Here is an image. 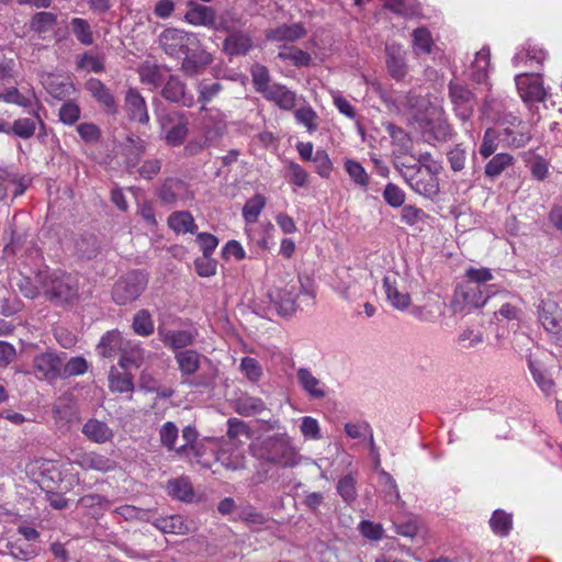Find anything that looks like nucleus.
<instances>
[{"label":"nucleus","instance_id":"nucleus-15","mask_svg":"<svg viewBox=\"0 0 562 562\" xmlns=\"http://www.w3.org/2000/svg\"><path fill=\"white\" fill-rule=\"evenodd\" d=\"M125 112L131 121L140 124L149 122V114L144 97L135 88H130L125 94L124 102Z\"/></svg>","mask_w":562,"mask_h":562},{"label":"nucleus","instance_id":"nucleus-50","mask_svg":"<svg viewBox=\"0 0 562 562\" xmlns=\"http://www.w3.org/2000/svg\"><path fill=\"white\" fill-rule=\"evenodd\" d=\"M227 439H223L222 441H233V442H241V438H245L246 440L249 439V428L248 426L237 419V418H229L227 422Z\"/></svg>","mask_w":562,"mask_h":562},{"label":"nucleus","instance_id":"nucleus-24","mask_svg":"<svg viewBox=\"0 0 562 562\" xmlns=\"http://www.w3.org/2000/svg\"><path fill=\"white\" fill-rule=\"evenodd\" d=\"M82 434L95 443L109 442L114 437V432L108 424L95 418H90L85 423Z\"/></svg>","mask_w":562,"mask_h":562},{"label":"nucleus","instance_id":"nucleus-43","mask_svg":"<svg viewBox=\"0 0 562 562\" xmlns=\"http://www.w3.org/2000/svg\"><path fill=\"white\" fill-rule=\"evenodd\" d=\"M413 48L416 54H430L434 45V40L426 27H417L412 33Z\"/></svg>","mask_w":562,"mask_h":562},{"label":"nucleus","instance_id":"nucleus-61","mask_svg":"<svg viewBox=\"0 0 562 562\" xmlns=\"http://www.w3.org/2000/svg\"><path fill=\"white\" fill-rule=\"evenodd\" d=\"M240 371L252 382L260 380L262 368L255 358L245 357L240 361Z\"/></svg>","mask_w":562,"mask_h":562},{"label":"nucleus","instance_id":"nucleus-62","mask_svg":"<svg viewBox=\"0 0 562 562\" xmlns=\"http://www.w3.org/2000/svg\"><path fill=\"white\" fill-rule=\"evenodd\" d=\"M56 22L55 14L50 12H38L32 20V30L38 33H45L49 31Z\"/></svg>","mask_w":562,"mask_h":562},{"label":"nucleus","instance_id":"nucleus-21","mask_svg":"<svg viewBox=\"0 0 562 562\" xmlns=\"http://www.w3.org/2000/svg\"><path fill=\"white\" fill-rule=\"evenodd\" d=\"M184 19L188 23L195 26H213L215 24L216 13L211 7L200 4L195 1H189Z\"/></svg>","mask_w":562,"mask_h":562},{"label":"nucleus","instance_id":"nucleus-46","mask_svg":"<svg viewBox=\"0 0 562 562\" xmlns=\"http://www.w3.org/2000/svg\"><path fill=\"white\" fill-rule=\"evenodd\" d=\"M278 57L282 60L290 61L293 66L296 67L308 66L312 59L308 53L295 47L286 46L279 50Z\"/></svg>","mask_w":562,"mask_h":562},{"label":"nucleus","instance_id":"nucleus-56","mask_svg":"<svg viewBox=\"0 0 562 562\" xmlns=\"http://www.w3.org/2000/svg\"><path fill=\"white\" fill-rule=\"evenodd\" d=\"M300 431L306 440H319L322 438L319 423L311 416L301 418Z\"/></svg>","mask_w":562,"mask_h":562},{"label":"nucleus","instance_id":"nucleus-38","mask_svg":"<svg viewBox=\"0 0 562 562\" xmlns=\"http://www.w3.org/2000/svg\"><path fill=\"white\" fill-rule=\"evenodd\" d=\"M514 157L507 153H501L495 155L484 168V173L487 178L495 179L504 170L514 165Z\"/></svg>","mask_w":562,"mask_h":562},{"label":"nucleus","instance_id":"nucleus-44","mask_svg":"<svg viewBox=\"0 0 562 562\" xmlns=\"http://www.w3.org/2000/svg\"><path fill=\"white\" fill-rule=\"evenodd\" d=\"M465 277L468 282L479 285L480 288L498 289L496 284H488V282L494 279L488 268L470 267L465 270Z\"/></svg>","mask_w":562,"mask_h":562},{"label":"nucleus","instance_id":"nucleus-7","mask_svg":"<svg viewBox=\"0 0 562 562\" xmlns=\"http://www.w3.org/2000/svg\"><path fill=\"white\" fill-rule=\"evenodd\" d=\"M300 278H292L284 286H278L269 294L271 303L280 315H291L296 311V300L304 292Z\"/></svg>","mask_w":562,"mask_h":562},{"label":"nucleus","instance_id":"nucleus-32","mask_svg":"<svg viewBox=\"0 0 562 562\" xmlns=\"http://www.w3.org/2000/svg\"><path fill=\"white\" fill-rule=\"evenodd\" d=\"M168 226L176 234H194L198 229L192 214L188 211L172 212L168 217Z\"/></svg>","mask_w":562,"mask_h":562},{"label":"nucleus","instance_id":"nucleus-20","mask_svg":"<svg viewBox=\"0 0 562 562\" xmlns=\"http://www.w3.org/2000/svg\"><path fill=\"white\" fill-rule=\"evenodd\" d=\"M539 321L544 329L558 335L562 330V310L554 301H542L539 310Z\"/></svg>","mask_w":562,"mask_h":562},{"label":"nucleus","instance_id":"nucleus-34","mask_svg":"<svg viewBox=\"0 0 562 562\" xmlns=\"http://www.w3.org/2000/svg\"><path fill=\"white\" fill-rule=\"evenodd\" d=\"M175 359L182 375H192L200 368L202 356L192 349H186L176 353Z\"/></svg>","mask_w":562,"mask_h":562},{"label":"nucleus","instance_id":"nucleus-52","mask_svg":"<svg viewBox=\"0 0 562 562\" xmlns=\"http://www.w3.org/2000/svg\"><path fill=\"white\" fill-rule=\"evenodd\" d=\"M72 32L77 40L83 45H90L93 42V35L88 21L81 18H74L70 22Z\"/></svg>","mask_w":562,"mask_h":562},{"label":"nucleus","instance_id":"nucleus-19","mask_svg":"<svg viewBox=\"0 0 562 562\" xmlns=\"http://www.w3.org/2000/svg\"><path fill=\"white\" fill-rule=\"evenodd\" d=\"M516 86L525 102H541L547 97V92L538 78H531L525 74L518 75Z\"/></svg>","mask_w":562,"mask_h":562},{"label":"nucleus","instance_id":"nucleus-36","mask_svg":"<svg viewBox=\"0 0 562 562\" xmlns=\"http://www.w3.org/2000/svg\"><path fill=\"white\" fill-rule=\"evenodd\" d=\"M251 40L244 33H233L224 42V50L229 55H245L251 48Z\"/></svg>","mask_w":562,"mask_h":562},{"label":"nucleus","instance_id":"nucleus-48","mask_svg":"<svg viewBox=\"0 0 562 562\" xmlns=\"http://www.w3.org/2000/svg\"><path fill=\"white\" fill-rule=\"evenodd\" d=\"M490 526L495 533L502 537L507 536L512 529V516L502 509H497L490 519Z\"/></svg>","mask_w":562,"mask_h":562},{"label":"nucleus","instance_id":"nucleus-40","mask_svg":"<svg viewBox=\"0 0 562 562\" xmlns=\"http://www.w3.org/2000/svg\"><path fill=\"white\" fill-rule=\"evenodd\" d=\"M109 504V499L99 494H88L79 499V505L93 517L102 515Z\"/></svg>","mask_w":562,"mask_h":562},{"label":"nucleus","instance_id":"nucleus-10","mask_svg":"<svg viewBox=\"0 0 562 562\" xmlns=\"http://www.w3.org/2000/svg\"><path fill=\"white\" fill-rule=\"evenodd\" d=\"M72 464L80 467L85 471H98L106 473L116 469L115 460L94 451H77L74 453Z\"/></svg>","mask_w":562,"mask_h":562},{"label":"nucleus","instance_id":"nucleus-16","mask_svg":"<svg viewBox=\"0 0 562 562\" xmlns=\"http://www.w3.org/2000/svg\"><path fill=\"white\" fill-rule=\"evenodd\" d=\"M34 371L37 378L53 380L61 374L63 362L53 352H44L34 358Z\"/></svg>","mask_w":562,"mask_h":562},{"label":"nucleus","instance_id":"nucleus-8","mask_svg":"<svg viewBox=\"0 0 562 562\" xmlns=\"http://www.w3.org/2000/svg\"><path fill=\"white\" fill-rule=\"evenodd\" d=\"M158 42L159 46L167 55L171 57H180L186 55L191 46L198 44V38L192 33L169 27L161 32Z\"/></svg>","mask_w":562,"mask_h":562},{"label":"nucleus","instance_id":"nucleus-58","mask_svg":"<svg viewBox=\"0 0 562 562\" xmlns=\"http://www.w3.org/2000/svg\"><path fill=\"white\" fill-rule=\"evenodd\" d=\"M490 67V49L482 48L475 54L473 68L475 69L474 79L479 82L485 79L487 69Z\"/></svg>","mask_w":562,"mask_h":562},{"label":"nucleus","instance_id":"nucleus-57","mask_svg":"<svg viewBox=\"0 0 562 562\" xmlns=\"http://www.w3.org/2000/svg\"><path fill=\"white\" fill-rule=\"evenodd\" d=\"M429 133L436 140L446 142L453 135L451 125L445 119H439L434 122H429Z\"/></svg>","mask_w":562,"mask_h":562},{"label":"nucleus","instance_id":"nucleus-55","mask_svg":"<svg viewBox=\"0 0 562 562\" xmlns=\"http://www.w3.org/2000/svg\"><path fill=\"white\" fill-rule=\"evenodd\" d=\"M416 192L425 196H432L439 192V183L436 177L428 179H416L408 183Z\"/></svg>","mask_w":562,"mask_h":562},{"label":"nucleus","instance_id":"nucleus-23","mask_svg":"<svg viewBox=\"0 0 562 562\" xmlns=\"http://www.w3.org/2000/svg\"><path fill=\"white\" fill-rule=\"evenodd\" d=\"M161 94L170 102L181 103L184 106H191L193 104V97L187 95L184 83L173 76H169Z\"/></svg>","mask_w":562,"mask_h":562},{"label":"nucleus","instance_id":"nucleus-1","mask_svg":"<svg viewBox=\"0 0 562 562\" xmlns=\"http://www.w3.org/2000/svg\"><path fill=\"white\" fill-rule=\"evenodd\" d=\"M251 454L270 465L293 468L299 464L300 456L286 432H276L259 438L250 446Z\"/></svg>","mask_w":562,"mask_h":562},{"label":"nucleus","instance_id":"nucleus-64","mask_svg":"<svg viewBox=\"0 0 562 562\" xmlns=\"http://www.w3.org/2000/svg\"><path fill=\"white\" fill-rule=\"evenodd\" d=\"M80 119V108L77 103L68 101L59 109V120L67 125H72Z\"/></svg>","mask_w":562,"mask_h":562},{"label":"nucleus","instance_id":"nucleus-35","mask_svg":"<svg viewBox=\"0 0 562 562\" xmlns=\"http://www.w3.org/2000/svg\"><path fill=\"white\" fill-rule=\"evenodd\" d=\"M43 85L46 89V91L56 99H64L68 95H70L75 88L74 85L68 81L60 79L59 77L49 75L44 81Z\"/></svg>","mask_w":562,"mask_h":562},{"label":"nucleus","instance_id":"nucleus-47","mask_svg":"<svg viewBox=\"0 0 562 562\" xmlns=\"http://www.w3.org/2000/svg\"><path fill=\"white\" fill-rule=\"evenodd\" d=\"M250 72L255 90L263 95L273 86L270 82L268 69L265 66L255 65Z\"/></svg>","mask_w":562,"mask_h":562},{"label":"nucleus","instance_id":"nucleus-31","mask_svg":"<svg viewBox=\"0 0 562 562\" xmlns=\"http://www.w3.org/2000/svg\"><path fill=\"white\" fill-rule=\"evenodd\" d=\"M186 55L187 56L182 61V70L190 76H194L201 72L207 65L213 61L212 55L204 49L193 52L190 55L187 53Z\"/></svg>","mask_w":562,"mask_h":562},{"label":"nucleus","instance_id":"nucleus-9","mask_svg":"<svg viewBox=\"0 0 562 562\" xmlns=\"http://www.w3.org/2000/svg\"><path fill=\"white\" fill-rule=\"evenodd\" d=\"M449 97L454 104L457 116L462 122L469 121L473 114L475 104L472 91L460 83L451 81L449 83Z\"/></svg>","mask_w":562,"mask_h":562},{"label":"nucleus","instance_id":"nucleus-51","mask_svg":"<svg viewBox=\"0 0 562 562\" xmlns=\"http://www.w3.org/2000/svg\"><path fill=\"white\" fill-rule=\"evenodd\" d=\"M285 169V177L292 184L299 188H304L307 186L308 173L302 166H300L297 162L289 161L286 162Z\"/></svg>","mask_w":562,"mask_h":562},{"label":"nucleus","instance_id":"nucleus-11","mask_svg":"<svg viewBox=\"0 0 562 562\" xmlns=\"http://www.w3.org/2000/svg\"><path fill=\"white\" fill-rule=\"evenodd\" d=\"M157 334L162 344L173 350L191 346L198 337V330L194 328L175 330L162 322L158 325Z\"/></svg>","mask_w":562,"mask_h":562},{"label":"nucleus","instance_id":"nucleus-33","mask_svg":"<svg viewBox=\"0 0 562 562\" xmlns=\"http://www.w3.org/2000/svg\"><path fill=\"white\" fill-rule=\"evenodd\" d=\"M125 340L119 330H110L102 336L98 345V351L103 357H113L117 352L121 353Z\"/></svg>","mask_w":562,"mask_h":562},{"label":"nucleus","instance_id":"nucleus-29","mask_svg":"<svg viewBox=\"0 0 562 562\" xmlns=\"http://www.w3.org/2000/svg\"><path fill=\"white\" fill-rule=\"evenodd\" d=\"M306 35V30L301 23L282 24L268 32L267 37L274 42H294Z\"/></svg>","mask_w":562,"mask_h":562},{"label":"nucleus","instance_id":"nucleus-54","mask_svg":"<svg viewBox=\"0 0 562 562\" xmlns=\"http://www.w3.org/2000/svg\"><path fill=\"white\" fill-rule=\"evenodd\" d=\"M467 157L468 153L462 144H457L447 153V159L449 161L450 168L454 172H459L464 169L467 164Z\"/></svg>","mask_w":562,"mask_h":562},{"label":"nucleus","instance_id":"nucleus-39","mask_svg":"<svg viewBox=\"0 0 562 562\" xmlns=\"http://www.w3.org/2000/svg\"><path fill=\"white\" fill-rule=\"evenodd\" d=\"M167 491L170 496L179 501L190 502L193 498L192 486L186 477L170 480L167 484Z\"/></svg>","mask_w":562,"mask_h":562},{"label":"nucleus","instance_id":"nucleus-26","mask_svg":"<svg viewBox=\"0 0 562 562\" xmlns=\"http://www.w3.org/2000/svg\"><path fill=\"white\" fill-rule=\"evenodd\" d=\"M86 88L109 113L116 112L117 105L114 97L101 80L91 78L87 81Z\"/></svg>","mask_w":562,"mask_h":562},{"label":"nucleus","instance_id":"nucleus-17","mask_svg":"<svg viewBox=\"0 0 562 562\" xmlns=\"http://www.w3.org/2000/svg\"><path fill=\"white\" fill-rule=\"evenodd\" d=\"M216 460L226 469L239 470L245 467V457L237 442L221 441L216 452Z\"/></svg>","mask_w":562,"mask_h":562},{"label":"nucleus","instance_id":"nucleus-14","mask_svg":"<svg viewBox=\"0 0 562 562\" xmlns=\"http://www.w3.org/2000/svg\"><path fill=\"white\" fill-rule=\"evenodd\" d=\"M296 380L303 392L311 400H323L327 396L326 384L310 368H299L296 370Z\"/></svg>","mask_w":562,"mask_h":562},{"label":"nucleus","instance_id":"nucleus-63","mask_svg":"<svg viewBox=\"0 0 562 562\" xmlns=\"http://www.w3.org/2000/svg\"><path fill=\"white\" fill-rule=\"evenodd\" d=\"M265 409V403L257 397H246L238 402V412L245 416H252Z\"/></svg>","mask_w":562,"mask_h":562},{"label":"nucleus","instance_id":"nucleus-25","mask_svg":"<svg viewBox=\"0 0 562 562\" xmlns=\"http://www.w3.org/2000/svg\"><path fill=\"white\" fill-rule=\"evenodd\" d=\"M407 75L406 52L401 46L393 45L389 48V76L396 81H402Z\"/></svg>","mask_w":562,"mask_h":562},{"label":"nucleus","instance_id":"nucleus-6","mask_svg":"<svg viewBox=\"0 0 562 562\" xmlns=\"http://www.w3.org/2000/svg\"><path fill=\"white\" fill-rule=\"evenodd\" d=\"M147 277L142 271H133L116 281L112 297L119 305L135 301L146 289Z\"/></svg>","mask_w":562,"mask_h":562},{"label":"nucleus","instance_id":"nucleus-41","mask_svg":"<svg viewBox=\"0 0 562 562\" xmlns=\"http://www.w3.org/2000/svg\"><path fill=\"white\" fill-rule=\"evenodd\" d=\"M155 526L164 533H186L189 528L180 515L158 518Z\"/></svg>","mask_w":562,"mask_h":562},{"label":"nucleus","instance_id":"nucleus-45","mask_svg":"<svg viewBox=\"0 0 562 562\" xmlns=\"http://www.w3.org/2000/svg\"><path fill=\"white\" fill-rule=\"evenodd\" d=\"M109 386L113 392H130L134 387L132 375L128 372H119L112 368L109 375Z\"/></svg>","mask_w":562,"mask_h":562},{"label":"nucleus","instance_id":"nucleus-60","mask_svg":"<svg viewBox=\"0 0 562 562\" xmlns=\"http://www.w3.org/2000/svg\"><path fill=\"white\" fill-rule=\"evenodd\" d=\"M345 169L349 177L360 187L368 186V175L360 162L347 159L345 162Z\"/></svg>","mask_w":562,"mask_h":562},{"label":"nucleus","instance_id":"nucleus-22","mask_svg":"<svg viewBox=\"0 0 562 562\" xmlns=\"http://www.w3.org/2000/svg\"><path fill=\"white\" fill-rule=\"evenodd\" d=\"M38 110L32 109L30 110L32 117H20L10 124L11 133L20 138L29 139L35 134L37 126L44 128L45 124L38 114Z\"/></svg>","mask_w":562,"mask_h":562},{"label":"nucleus","instance_id":"nucleus-53","mask_svg":"<svg viewBox=\"0 0 562 562\" xmlns=\"http://www.w3.org/2000/svg\"><path fill=\"white\" fill-rule=\"evenodd\" d=\"M179 436V429L172 422H166L159 429L161 445L169 451H176V440Z\"/></svg>","mask_w":562,"mask_h":562},{"label":"nucleus","instance_id":"nucleus-30","mask_svg":"<svg viewBox=\"0 0 562 562\" xmlns=\"http://www.w3.org/2000/svg\"><path fill=\"white\" fill-rule=\"evenodd\" d=\"M144 358V350L136 341L126 339L121 351L119 364L122 369L137 368Z\"/></svg>","mask_w":562,"mask_h":562},{"label":"nucleus","instance_id":"nucleus-49","mask_svg":"<svg viewBox=\"0 0 562 562\" xmlns=\"http://www.w3.org/2000/svg\"><path fill=\"white\" fill-rule=\"evenodd\" d=\"M503 140L507 146L513 148H521L526 146L530 139L531 134L528 131L505 128L503 132Z\"/></svg>","mask_w":562,"mask_h":562},{"label":"nucleus","instance_id":"nucleus-28","mask_svg":"<svg viewBox=\"0 0 562 562\" xmlns=\"http://www.w3.org/2000/svg\"><path fill=\"white\" fill-rule=\"evenodd\" d=\"M139 80L142 83L149 86L151 90L160 87L167 78V68L151 64L144 63L138 68Z\"/></svg>","mask_w":562,"mask_h":562},{"label":"nucleus","instance_id":"nucleus-27","mask_svg":"<svg viewBox=\"0 0 562 562\" xmlns=\"http://www.w3.org/2000/svg\"><path fill=\"white\" fill-rule=\"evenodd\" d=\"M299 108L294 110V119L299 125L306 128L310 134L315 133L318 130L319 116L311 104L301 97Z\"/></svg>","mask_w":562,"mask_h":562},{"label":"nucleus","instance_id":"nucleus-42","mask_svg":"<svg viewBox=\"0 0 562 562\" xmlns=\"http://www.w3.org/2000/svg\"><path fill=\"white\" fill-rule=\"evenodd\" d=\"M132 328L138 336H150L155 330V325L150 313L147 310L138 311L134 315Z\"/></svg>","mask_w":562,"mask_h":562},{"label":"nucleus","instance_id":"nucleus-59","mask_svg":"<svg viewBox=\"0 0 562 562\" xmlns=\"http://www.w3.org/2000/svg\"><path fill=\"white\" fill-rule=\"evenodd\" d=\"M498 147V134L494 128H487L484 132L480 146V155L484 158L492 156Z\"/></svg>","mask_w":562,"mask_h":562},{"label":"nucleus","instance_id":"nucleus-18","mask_svg":"<svg viewBox=\"0 0 562 562\" xmlns=\"http://www.w3.org/2000/svg\"><path fill=\"white\" fill-rule=\"evenodd\" d=\"M263 98L274 103L278 108L285 111H292L300 104L301 97L283 85L273 83V86L263 94Z\"/></svg>","mask_w":562,"mask_h":562},{"label":"nucleus","instance_id":"nucleus-12","mask_svg":"<svg viewBox=\"0 0 562 562\" xmlns=\"http://www.w3.org/2000/svg\"><path fill=\"white\" fill-rule=\"evenodd\" d=\"M0 101L29 110L42 108L33 88H22V90L16 87L5 88L0 91Z\"/></svg>","mask_w":562,"mask_h":562},{"label":"nucleus","instance_id":"nucleus-2","mask_svg":"<svg viewBox=\"0 0 562 562\" xmlns=\"http://www.w3.org/2000/svg\"><path fill=\"white\" fill-rule=\"evenodd\" d=\"M37 282L44 294L55 304H69L77 299L78 283L69 274L40 272Z\"/></svg>","mask_w":562,"mask_h":562},{"label":"nucleus","instance_id":"nucleus-13","mask_svg":"<svg viewBox=\"0 0 562 562\" xmlns=\"http://www.w3.org/2000/svg\"><path fill=\"white\" fill-rule=\"evenodd\" d=\"M205 112L202 121V133L212 143L220 139L226 131L225 115L217 109L201 108Z\"/></svg>","mask_w":562,"mask_h":562},{"label":"nucleus","instance_id":"nucleus-5","mask_svg":"<svg viewBox=\"0 0 562 562\" xmlns=\"http://www.w3.org/2000/svg\"><path fill=\"white\" fill-rule=\"evenodd\" d=\"M162 138L172 147L183 144L189 133V121L183 112L172 111L158 115Z\"/></svg>","mask_w":562,"mask_h":562},{"label":"nucleus","instance_id":"nucleus-4","mask_svg":"<svg viewBox=\"0 0 562 562\" xmlns=\"http://www.w3.org/2000/svg\"><path fill=\"white\" fill-rule=\"evenodd\" d=\"M497 292L498 289L480 288L465 280L456 288L451 308L454 313H463L472 308L482 307Z\"/></svg>","mask_w":562,"mask_h":562},{"label":"nucleus","instance_id":"nucleus-37","mask_svg":"<svg viewBox=\"0 0 562 562\" xmlns=\"http://www.w3.org/2000/svg\"><path fill=\"white\" fill-rule=\"evenodd\" d=\"M266 198L262 194H255L248 199L243 207L241 215L247 225L258 221L259 215L266 206Z\"/></svg>","mask_w":562,"mask_h":562},{"label":"nucleus","instance_id":"nucleus-3","mask_svg":"<svg viewBox=\"0 0 562 562\" xmlns=\"http://www.w3.org/2000/svg\"><path fill=\"white\" fill-rule=\"evenodd\" d=\"M389 134L394 142L400 143L398 150H393L394 169L409 183L422 172L417 159L413 155L407 154L411 147V138L405 132L392 124H389Z\"/></svg>","mask_w":562,"mask_h":562}]
</instances>
